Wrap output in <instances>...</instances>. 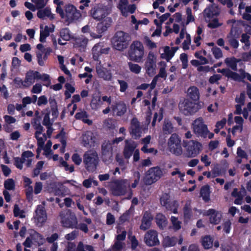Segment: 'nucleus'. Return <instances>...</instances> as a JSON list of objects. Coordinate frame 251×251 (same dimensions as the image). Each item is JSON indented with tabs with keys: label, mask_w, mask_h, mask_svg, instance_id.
Here are the masks:
<instances>
[{
	"label": "nucleus",
	"mask_w": 251,
	"mask_h": 251,
	"mask_svg": "<svg viewBox=\"0 0 251 251\" xmlns=\"http://www.w3.org/2000/svg\"><path fill=\"white\" fill-rule=\"evenodd\" d=\"M110 190L114 196H123L127 194L126 198L130 199L132 191L130 189V183L127 179H122L112 182L110 185Z\"/></svg>",
	"instance_id": "nucleus-1"
},
{
	"label": "nucleus",
	"mask_w": 251,
	"mask_h": 251,
	"mask_svg": "<svg viewBox=\"0 0 251 251\" xmlns=\"http://www.w3.org/2000/svg\"><path fill=\"white\" fill-rule=\"evenodd\" d=\"M57 13L62 18L68 23H72L78 20L81 16L80 12L72 4H67L65 6L64 11L58 8Z\"/></svg>",
	"instance_id": "nucleus-2"
},
{
	"label": "nucleus",
	"mask_w": 251,
	"mask_h": 251,
	"mask_svg": "<svg viewBox=\"0 0 251 251\" xmlns=\"http://www.w3.org/2000/svg\"><path fill=\"white\" fill-rule=\"evenodd\" d=\"M185 151L183 155L189 158L197 156L202 150V144L196 140L183 141Z\"/></svg>",
	"instance_id": "nucleus-3"
},
{
	"label": "nucleus",
	"mask_w": 251,
	"mask_h": 251,
	"mask_svg": "<svg viewBox=\"0 0 251 251\" xmlns=\"http://www.w3.org/2000/svg\"><path fill=\"white\" fill-rule=\"evenodd\" d=\"M129 59L132 61L140 62L144 56V48L139 41L133 42L130 47L128 53Z\"/></svg>",
	"instance_id": "nucleus-4"
},
{
	"label": "nucleus",
	"mask_w": 251,
	"mask_h": 251,
	"mask_svg": "<svg viewBox=\"0 0 251 251\" xmlns=\"http://www.w3.org/2000/svg\"><path fill=\"white\" fill-rule=\"evenodd\" d=\"M169 151L176 156H180L183 154V151L181 146V140L176 134H173L168 141Z\"/></svg>",
	"instance_id": "nucleus-5"
},
{
	"label": "nucleus",
	"mask_w": 251,
	"mask_h": 251,
	"mask_svg": "<svg viewBox=\"0 0 251 251\" xmlns=\"http://www.w3.org/2000/svg\"><path fill=\"white\" fill-rule=\"evenodd\" d=\"M179 110L185 115H191L201 108L199 102L190 101L188 99L181 100L178 105Z\"/></svg>",
	"instance_id": "nucleus-6"
},
{
	"label": "nucleus",
	"mask_w": 251,
	"mask_h": 251,
	"mask_svg": "<svg viewBox=\"0 0 251 251\" xmlns=\"http://www.w3.org/2000/svg\"><path fill=\"white\" fill-rule=\"evenodd\" d=\"M129 40L128 35L122 31H118L113 37L112 42L114 48L119 50L126 49Z\"/></svg>",
	"instance_id": "nucleus-7"
},
{
	"label": "nucleus",
	"mask_w": 251,
	"mask_h": 251,
	"mask_svg": "<svg viewBox=\"0 0 251 251\" xmlns=\"http://www.w3.org/2000/svg\"><path fill=\"white\" fill-rule=\"evenodd\" d=\"M163 175V171L159 167H152L145 173L144 182L146 185H151L158 180Z\"/></svg>",
	"instance_id": "nucleus-8"
},
{
	"label": "nucleus",
	"mask_w": 251,
	"mask_h": 251,
	"mask_svg": "<svg viewBox=\"0 0 251 251\" xmlns=\"http://www.w3.org/2000/svg\"><path fill=\"white\" fill-rule=\"evenodd\" d=\"M98 161V154L94 150L88 151L84 154L83 162L88 171H94L96 168Z\"/></svg>",
	"instance_id": "nucleus-9"
},
{
	"label": "nucleus",
	"mask_w": 251,
	"mask_h": 251,
	"mask_svg": "<svg viewBox=\"0 0 251 251\" xmlns=\"http://www.w3.org/2000/svg\"><path fill=\"white\" fill-rule=\"evenodd\" d=\"M111 9L107 6L98 4L95 6L91 10L92 17L97 21H103L110 13Z\"/></svg>",
	"instance_id": "nucleus-10"
},
{
	"label": "nucleus",
	"mask_w": 251,
	"mask_h": 251,
	"mask_svg": "<svg viewBox=\"0 0 251 251\" xmlns=\"http://www.w3.org/2000/svg\"><path fill=\"white\" fill-rule=\"evenodd\" d=\"M192 128L197 136L206 137V134L208 132V129L207 126L204 124L202 118H198L193 122Z\"/></svg>",
	"instance_id": "nucleus-11"
},
{
	"label": "nucleus",
	"mask_w": 251,
	"mask_h": 251,
	"mask_svg": "<svg viewBox=\"0 0 251 251\" xmlns=\"http://www.w3.org/2000/svg\"><path fill=\"white\" fill-rule=\"evenodd\" d=\"M111 18H106L101 22L98 24L96 32H90V36L92 39H99L102 36L103 33L107 30L112 23Z\"/></svg>",
	"instance_id": "nucleus-12"
},
{
	"label": "nucleus",
	"mask_w": 251,
	"mask_h": 251,
	"mask_svg": "<svg viewBox=\"0 0 251 251\" xmlns=\"http://www.w3.org/2000/svg\"><path fill=\"white\" fill-rule=\"evenodd\" d=\"M61 223L63 226L66 227L74 228L77 224V220L75 214L70 210H67L63 215L61 213Z\"/></svg>",
	"instance_id": "nucleus-13"
},
{
	"label": "nucleus",
	"mask_w": 251,
	"mask_h": 251,
	"mask_svg": "<svg viewBox=\"0 0 251 251\" xmlns=\"http://www.w3.org/2000/svg\"><path fill=\"white\" fill-rule=\"evenodd\" d=\"M146 73L150 76L153 75L156 73V56L152 52L149 53L145 64Z\"/></svg>",
	"instance_id": "nucleus-14"
},
{
	"label": "nucleus",
	"mask_w": 251,
	"mask_h": 251,
	"mask_svg": "<svg viewBox=\"0 0 251 251\" xmlns=\"http://www.w3.org/2000/svg\"><path fill=\"white\" fill-rule=\"evenodd\" d=\"M95 68L99 78L105 81H112L113 75L111 70L104 67L100 62H97Z\"/></svg>",
	"instance_id": "nucleus-15"
},
{
	"label": "nucleus",
	"mask_w": 251,
	"mask_h": 251,
	"mask_svg": "<svg viewBox=\"0 0 251 251\" xmlns=\"http://www.w3.org/2000/svg\"><path fill=\"white\" fill-rule=\"evenodd\" d=\"M34 222L38 226H42L47 220V215L45 207L42 205H38L33 217Z\"/></svg>",
	"instance_id": "nucleus-16"
},
{
	"label": "nucleus",
	"mask_w": 251,
	"mask_h": 251,
	"mask_svg": "<svg viewBox=\"0 0 251 251\" xmlns=\"http://www.w3.org/2000/svg\"><path fill=\"white\" fill-rule=\"evenodd\" d=\"M44 243V239L42 235L39 233L33 231L30 234V237H27L25 242L24 245L27 248H30L32 245H41Z\"/></svg>",
	"instance_id": "nucleus-17"
},
{
	"label": "nucleus",
	"mask_w": 251,
	"mask_h": 251,
	"mask_svg": "<svg viewBox=\"0 0 251 251\" xmlns=\"http://www.w3.org/2000/svg\"><path fill=\"white\" fill-rule=\"evenodd\" d=\"M118 8L120 10L123 16L126 17L129 14L133 13L136 9L134 4H128L127 0H120L118 4Z\"/></svg>",
	"instance_id": "nucleus-18"
},
{
	"label": "nucleus",
	"mask_w": 251,
	"mask_h": 251,
	"mask_svg": "<svg viewBox=\"0 0 251 251\" xmlns=\"http://www.w3.org/2000/svg\"><path fill=\"white\" fill-rule=\"evenodd\" d=\"M81 143L85 147H95L97 143L96 135L91 131H87L83 134Z\"/></svg>",
	"instance_id": "nucleus-19"
},
{
	"label": "nucleus",
	"mask_w": 251,
	"mask_h": 251,
	"mask_svg": "<svg viewBox=\"0 0 251 251\" xmlns=\"http://www.w3.org/2000/svg\"><path fill=\"white\" fill-rule=\"evenodd\" d=\"M142 130L146 132V129L142 128L136 118H133L131 122L129 132L132 137L135 139L139 138L142 135Z\"/></svg>",
	"instance_id": "nucleus-20"
},
{
	"label": "nucleus",
	"mask_w": 251,
	"mask_h": 251,
	"mask_svg": "<svg viewBox=\"0 0 251 251\" xmlns=\"http://www.w3.org/2000/svg\"><path fill=\"white\" fill-rule=\"evenodd\" d=\"M169 196L166 193L162 195L160 198V203L162 205L165 206L167 209L171 211L173 213L176 214L177 213L178 204L176 201L170 202L169 201Z\"/></svg>",
	"instance_id": "nucleus-21"
},
{
	"label": "nucleus",
	"mask_w": 251,
	"mask_h": 251,
	"mask_svg": "<svg viewBox=\"0 0 251 251\" xmlns=\"http://www.w3.org/2000/svg\"><path fill=\"white\" fill-rule=\"evenodd\" d=\"M35 128L36 129V131L35 132V137L37 140V143L38 146L37 151L38 154H39V152L43 148L44 143L47 139V137L45 134L42 133L43 127L41 125H37L35 127Z\"/></svg>",
	"instance_id": "nucleus-22"
},
{
	"label": "nucleus",
	"mask_w": 251,
	"mask_h": 251,
	"mask_svg": "<svg viewBox=\"0 0 251 251\" xmlns=\"http://www.w3.org/2000/svg\"><path fill=\"white\" fill-rule=\"evenodd\" d=\"M145 242L149 246H154L159 244L157 232L153 230H149L145 235Z\"/></svg>",
	"instance_id": "nucleus-23"
},
{
	"label": "nucleus",
	"mask_w": 251,
	"mask_h": 251,
	"mask_svg": "<svg viewBox=\"0 0 251 251\" xmlns=\"http://www.w3.org/2000/svg\"><path fill=\"white\" fill-rule=\"evenodd\" d=\"M204 215L210 216L209 222L211 224L217 225L218 224L222 218V213L213 209H210L204 213Z\"/></svg>",
	"instance_id": "nucleus-24"
},
{
	"label": "nucleus",
	"mask_w": 251,
	"mask_h": 251,
	"mask_svg": "<svg viewBox=\"0 0 251 251\" xmlns=\"http://www.w3.org/2000/svg\"><path fill=\"white\" fill-rule=\"evenodd\" d=\"M102 158L106 163L111 160L112 158V146L111 143L107 142L104 143L102 145Z\"/></svg>",
	"instance_id": "nucleus-25"
},
{
	"label": "nucleus",
	"mask_w": 251,
	"mask_h": 251,
	"mask_svg": "<svg viewBox=\"0 0 251 251\" xmlns=\"http://www.w3.org/2000/svg\"><path fill=\"white\" fill-rule=\"evenodd\" d=\"M125 147L124 151L125 157L128 159L132 155L135 149L137 147V143L131 140H126L125 141Z\"/></svg>",
	"instance_id": "nucleus-26"
},
{
	"label": "nucleus",
	"mask_w": 251,
	"mask_h": 251,
	"mask_svg": "<svg viewBox=\"0 0 251 251\" xmlns=\"http://www.w3.org/2000/svg\"><path fill=\"white\" fill-rule=\"evenodd\" d=\"M55 26L53 25H46L44 26L43 25H40V41L41 42H45L46 38L50 35V33H52L54 30Z\"/></svg>",
	"instance_id": "nucleus-27"
},
{
	"label": "nucleus",
	"mask_w": 251,
	"mask_h": 251,
	"mask_svg": "<svg viewBox=\"0 0 251 251\" xmlns=\"http://www.w3.org/2000/svg\"><path fill=\"white\" fill-rule=\"evenodd\" d=\"M219 13V7L215 4H211L204 10V17L205 19L216 17Z\"/></svg>",
	"instance_id": "nucleus-28"
},
{
	"label": "nucleus",
	"mask_w": 251,
	"mask_h": 251,
	"mask_svg": "<svg viewBox=\"0 0 251 251\" xmlns=\"http://www.w3.org/2000/svg\"><path fill=\"white\" fill-rule=\"evenodd\" d=\"M112 111L114 114L121 116L126 111V106L123 101H119L111 106Z\"/></svg>",
	"instance_id": "nucleus-29"
},
{
	"label": "nucleus",
	"mask_w": 251,
	"mask_h": 251,
	"mask_svg": "<svg viewBox=\"0 0 251 251\" xmlns=\"http://www.w3.org/2000/svg\"><path fill=\"white\" fill-rule=\"evenodd\" d=\"M108 48H102L101 43L96 44L92 49V53L93 58L95 60H97L100 55L101 54H107L109 51Z\"/></svg>",
	"instance_id": "nucleus-30"
},
{
	"label": "nucleus",
	"mask_w": 251,
	"mask_h": 251,
	"mask_svg": "<svg viewBox=\"0 0 251 251\" xmlns=\"http://www.w3.org/2000/svg\"><path fill=\"white\" fill-rule=\"evenodd\" d=\"M177 49L175 48H170L168 46H165L162 48V52L160 53V56L162 58L169 61L174 56Z\"/></svg>",
	"instance_id": "nucleus-31"
},
{
	"label": "nucleus",
	"mask_w": 251,
	"mask_h": 251,
	"mask_svg": "<svg viewBox=\"0 0 251 251\" xmlns=\"http://www.w3.org/2000/svg\"><path fill=\"white\" fill-rule=\"evenodd\" d=\"M39 73L36 71H29L26 74L25 77V84L29 87L33 84L35 80L38 79Z\"/></svg>",
	"instance_id": "nucleus-32"
},
{
	"label": "nucleus",
	"mask_w": 251,
	"mask_h": 251,
	"mask_svg": "<svg viewBox=\"0 0 251 251\" xmlns=\"http://www.w3.org/2000/svg\"><path fill=\"white\" fill-rule=\"evenodd\" d=\"M187 97L192 101L199 102L200 99V92L199 89L195 86H192L188 89L187 91Z\"/></svg>",
	"instance_id": "nucleus-33"
},
{
	"label": "nucleus",
	"mask_w": 251,
	"mask_h": 251,
	"mask_svg": "<svg viewBox=\"0 0 251 251\" xmlns=\"http://www.w3.org/2000/svg\"><path fill=\"white\" fill-rule=\"evenodd\" d=\"M71 38L72 35L68 28L62 29L60 32V38L58 40V43L61 45H64L66 44V42Z\"/></svg>",
	"instance_id": "nucleus-34"
},
{
	"label": "nucleus",
	"mask_w": 251,
	"mask_h": 251,
	"mask_svg": "<svg viewBox=\"0 0 251 251\" xmlns=\"http://www.w3.org/2000/svg\"><path fill=\"white\" fill-rule=\"evenodd\" d=\"M177 242V238L176 236H166L163 238L162 244L164 248H170L175 246Z\"/></svg>",
	"instance_id": "nucleus-35"
},
{
	"label": "nucleus",
	"mask_w": 251,
	"mask_h": 251,
	"mask_svg": "<svg viewBox=\"0 0 251 251\" xmlns=\"http://www.w3.org/2000/svg\"><path fill=\"white\" fill-rule=\"evenodd\" d=\"M34 154L31 151H26L24 152L22 154V159L23 163H25L27 167H30L31 165L32 159Z\"/></svg>",
	"instance_id": "nucleus-36"
},
{
	"label": "nucleus",
	"mask_w": 251,
	"mask_h": 251,
	"mask_svg": "<svg viewBox=\"0 0 251 251\" xmlns=\"http://www.w3.org/2000/svg\"><path fill=\"white\" fill-rule=\"evenodd\" d=\"M80 100V97L79 95H75L72 98V102L68 104V109L70 112V115H73L74 112L77 108V105L75 102H79Z\"/></svg>",
	"instance_id": "nucleus-37"
},
{
	"label": "nucleus",
	"mask_w": 251,
	"mask_h": 251,
	"mask_svg": "<svg viewBox=\"0 0 251 251\" xmlns=\"http://www.w3.org/2000/svg\"><path fill=\"white\" fill-rule=\"evenodd\" d=\"M155 220L157 226L161 229H164L167 225V220L166 217L161 213L157 214Z\"/></svg>",
	"instance_id": "nucleus-38"
},
{
	"label": "nucleus",
	"mask_w": 251,
	"mask_h": 251,
	"mask_svg": "<svg viewBox=\"0 0 251 251\" xmlns=\"http://www.w3.org/2000/svg\"><path fill=\"white\" fill-rule=\"evenodd\" d=\"M151 217L150 213H146L144 214L142 224L140 226V228L143 230L148 229L151 225Z\"/></svg>",
	"instance_id": "nucleus-39"
},
{
	"label": "nucleus",
	"mask_w": 251,
	"mask_h": 251,
	"mask_svg": "<svg viewBox=\"0 0 251 251\" xmlns=\"http://www.w3.org/2000/svg\"><path fill=\"white\" fill-rule=\"evenodd\" d=\"M102 104L101 97L99 95H93L91 101V106L93 109H97Z\"/></svg>",
	"instance_id": "nucleus-40"
},
{
	"label": "nucleus",
	"mask_w": 251,
	"mask_h": 251,
	"mask_svg": "<svg viewBox=\"0 0 251 251\" xmlns=\"http://www.w3.org/2000/svg\"><path fill=\"white\" fill-rule=\"evenodd\" d=\"M75 117L77 119L81 120L88 125H91L92 124V121L88 119V114L86 111H81L78 112L75 114Z\"/></svg>",
	"instance_id": "nucleus-41"
},
{
	"label": "nucleus",
	"mask_w": 251,
	"mask_h": 251,
	"mask_svg": "<svg viewBox=\"0 0 251 251\" xmlns=\"http://www.w3.org/2000/svg\"><path fill=\"white\" fill-rule=\"evenodd\" d=\"M208 24V26L211 28H215L221 26L222 23L219 21L216 17L205 19Z\"/></svg>",
	"instance_id": "nucleus-42"
},
{
	"label": "nucleus",
	"mask_w": 251,
	"mask_h": 251,
	"mask_svg": "<svg viewBox=\"0 0 251 251\" xmlns=\"http://www.w3.org/2000/svg\"><path fill=\"white\" fill-rule=\"evenodd\" d=\"M201 242L205 249H209L212 247L213 241L210 236L206 235L201 238Z\"/></svg>",
	"instance_id": "nucleus-43"
},
{
	"label": "nucleus",
	"mask_w": 251,
	"mask_h": 251,
	"mask_svg": "<svg viewBox=\"0 0 251 251\" xmlns=\"http://www.w3.org/2000/svg\"><path fill=\"white\" fill-rule=\"evenodd\" d=\"M159 72L157 75H156L158 78L161 77L166 79L167 77V73L166 72V68L167 67V64L166 62L164 61H161L159 63Z\"/></svg>",
	"instance_id": "nucleus-44"
},
{
	"label": "nucleus",
	"mask_w": 251,
	"mask_h": 251,
	"mask_svg": "<svg viewBox=\"0 0 251 251\" xmlns=\"http://www.w3.org/2000/svg\"><path fill=\"white\" fill-rule=\"evenodd\" d=\"M37 16L40 19H44L46 17H50L53 18V16L51 15L50 10L49 8H46L40 10L37 13Z\"/></svg>",
	"instance_id": "nucleus-45"
},
{
	"label": "nucleus",
	"mask_w": 251,
	"mask_h": 251,
	"mask_svg": "<svg viewBox=\"0 0 251 251\" xmlns=\"http://www.w3.org/2000/svg\"><path fill=\"white\" fill-rule=\"evenodd\" d=\"M171 222L172 224L171 228L173 230L177 231L181 228L182 222L178 220L177 218L175 216H172L171 218Z\"/></svg>",
	"instance_id": "nucleus-46"
},
{
	"label": "nucleus",
	"mask_w": 251,
	"mask_h": 251,
	"mask_svg": "<svg viewBox=\"0 0 251 251\" xmlns=\"http://www.w3.org/2000/svg\"><path fill=\"white\" fill-rule=\"evenodd\" d=\"M88 39L84 37H81L76 39L75 45L80 48V50H83L87 46Z\"/></svg>",
	"instance_id": "nucleus-47"
},
{
	"label": "nucleus",
	"mask_w": 251,
	"mask_h": 251,
	"mask_svg": "<svg viewBox=\"0 0 251 251\" xmlns=\"http://www.w3.org/2000/svg\"><path fill=\"white\" fill-rule=\"evenodd\" d=\"M59 166L64 167L66 171H69L72 173L74 171V166L73 165H69L65 161L63 158L61 157L59 159Z\"/></svg>",
	"instance_id": "nucleus-48"
},
{
	"label": "nucleus",
	"mask_w": 251,
	"mask_h": 251,
	"mask_svg": "<svg viewBox=\"0 0 251 251\" xmlns=\"http://www.w3.org/2000/svg\"><path fill=\"white\" fill-rule=\"evenodd\" d=\"M192 217V211L190 204L187 203L184 207V220L185 222H188Z\"/></svg>",
	"instance_id": "nucleus-49"
},
{
	"label": "nucleus",
	"mask_w": 251,
	"mask_h": 251,
	"mask_svg": "<svg viewBox=\"0 0 251 251\" xmlns=\"http://www.w3.org/2000/svg\"><path fill=\"white\" fill-rule=\"evenodd\" d=\"M238 62H239V60L235 58H228L225 60V63L226 65L233 70H237V63Z\"/></svg>",
	"instance_id": "nucleus-50"
},
{
	"label": "nucleus",
	"mask_w": 251,
	"mask_h": 251,
	"mask_svg": "<svg viewBox=\"0 0 251 251\" xmlns=\"http://www.w3.org/2000/svg\"><path fill=\"white\" fill-rule=\"evenodd\" d=\"M174 127L171 122L165 120L163 126V130L165 133H171L173 131Z\"/></svg>",
	"instance_id": "nucleus-51"
},
{
	"label": "nucleus",
	"mask_w": 251,
	"mask_h": 251,
	"mask_svg": "<svg viewBox=\"0 0 251 251\" xmlns=\"http://www.w3.org/2000/svg\"><path fill=\"white\" fill-rule=\"evenodd\" d=\"M210 191L209 187L207 186L202 187L201 190V195L205 201H208L209 200Z\"/></svg>",
	"instance_id": "nucleus-52"
},
{
	"label": "nucleus",
	"mask_w": 251,
	"mask_h": 251,
	"mask_svg": "<svg viewBox=\"0 0 251 251\" xmlns=\"http://www.w3.org/2000/svg\"><path fill=\"white\" fill-rule=\"evenodd\" d=\"M51 146V142L50 141H48L46 146L44 147H43L42 148L44 151V154L49 159L51 158V155L52 154V152L50 150Z\"/></svg>",
	"instance_id": "nucleus-53"
},
{
	"label": "nucleus",
	"mask_w": 251,
	"mask_h": 251,
	"mask_svg": "<svg viewBox=\"0 0 251 251\" xmlns=\"http://www.w3.org/2000/svg\"><path fill=\"white\" fill-rule=\"evenodd\" d=\"M171 174L172 176H177L182 182L185 180L184 176L185 174L184 172L181 171L179 168H174Z\"/></svg>",
	"instance_id": "nucleus-54"
},
{
	"label": "nucleus",
	"mask_w": 251,
	"mask_h": 251,
	"mask_svg": "<svg viewBox=\"0 0 251 251\" xmlns=\"http://www.w3.org/2000/svg\"><path fill=\"white\" fill-rule=\"evenodd\" d=\"M128 65L129 70L133 73L138 74L141 72L142 68L138 64L129 62Z\"/></svg>",
	"instance_id": "nucleus-55"
},
{
	"label": "nucleus",
	"mask_w": 251,
	"mask_h": 251,
	"mask_svg": "<svg viewBox=\"0 0 251 251\" xmlns=\"http://www.w3.org/2000/svg\"><path fill=\"white\" fill-rule=\"evenodd\" d=\"M94 251L93 247L90 245H84L83 244L80 242L77 246L76 251Z\"/></svg>",
	"instance_id": "nucleus-56"
},
{
	"label": "nucleus",
	"mask_w": 251,
	"mask_h": 251,
	"mask_svg": "<svg viewBox=\"0 0 251 251\" xmlns=\"http://www.w3.org/2000/svg\"><path fill=\"white\" fill-rule=\"evenodd\" d=\"M186 25L189 24L191 22L195 21L194 16L192 14V10L190 8L188 7L186 10Z\"/></svg>",
	"instance_id": "nucleus-57"
},
{
	"label": "nucleus",
	"mask_w": 251,
	"mask_h": 251,
	"mask_svg": "<svg viewBox=\"0 0 251 251\" xmlns=\"http://www.w3.org/2000/svg\"><path fill=\"white\" fill-rule=\"evenodd\" d=\"M117 235L116 240L123 241L126 237V231L120 228L117 229Z\"/></svg>",
	"instance_id": "nucleus-58"
},
{
	"label": "nucleus",
	"mask_w": 251,
	"mask_h": 251,
	"mask_svg": "<svg viewBox=\"0 0 251 251\" xmlns=\"http://www.w3.org/2000/svg\"><path fill=\"white\" fill-rule=\"evenodd\" d=\"M25 193L27 199L29 200L33 198V189L31 185H25Z\"/></svg>",
	"instance_id": "nucleus-59"
},
{
	"label": "nucleus",
	"mask_w": 251,
	"mask_h": 251,
	"mask_svg": "<svg viewBox=\"0 0 251 251\" xmlns=\"http://www.w3.org/2000/svg\"><path fill=\"white\" fill-rule=\"evenodd\" d=\"M249 36L247 34H244L242 36L241 41L245 44V46L243 47L244 50H248L250 46V44L249 42Z\"/></svg>",
	"instance_id": "nucleus-60"
},
{
	"label": "nucleus",
	"mask_w": 251,
	"mask_h": 251,
	"mask_svg": "<svg viewBox=\"0 0 251 251\" xmlns=\"http://www.w3.org/2000/svg\"><path fill=\"white\" fill-rule=\"evenodd\" d=\"M125 246V244L123 241L116 240L115 243L112 247L113 251H119L122 249Z\"/></svg>",
	"instance_id": "nucleus-61"
},
{
	"label": "nucleus",
	"mask_w": 251,
	"mask_h": 251,
	"mask_svg": "<svg viewBox=\"0 0 251 251\" xmlns=\"http://www.w3.org/2000/svg\"><path fill=\"white\" fill-rule=\"evenodd\" d=\"M226 122V120L225 118H223L220 121L218 122L216 125V128L214 130L215 133H217L219 132L220 130L225 125Z\"/></svg>",
	"instance_id": "nucleus-62"
},
{
	"label": "nucleus",
	"mask_w": 251,
	"mask_h": 251,
	"mask_svg": "<svg viewBox=\"0 0 251 251\" xmlns=\"http://www.w3.org/2000/svg\"><path fill=\"white\" fill-rule=\"evenodd\" d=\"M4 187L5 189L9 190L14 189L15 183L12 179H8L4 182Z\"/></svg>",
	"instance_id": "nucleus-63"
},
{
	"label": "nucleus",
	"mask_w": 251,
	"mask_h": 251,
	"mask_svg": "<svg viewBox=\"0 0 251 251\" xmlns=\"http://www.w3.org/2000/svg\"><path fill=\"white\" fill-rule=\"evenodd\" d=\"M14 214L15 216L19 217L21 218L25 217L24 212L23 210H21L17 205H15L14 206Z\"/></svg>",
	"instance_id": "nucleus-64"
}]
</instances>
